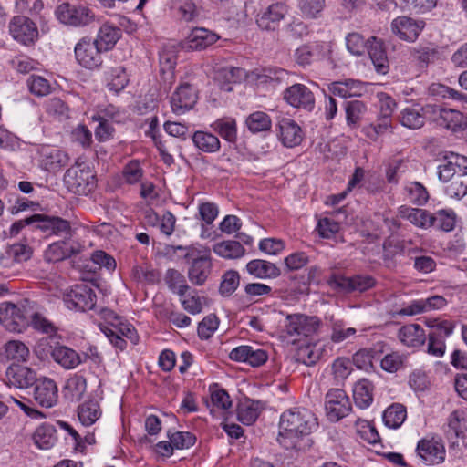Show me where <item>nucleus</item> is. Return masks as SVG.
<instances>
[{"label":"nucleus","mask_w":467,"mask_h":467,"mask_svg":"<svg viewBox=\"0 0 467 467\" xmlns=\"http://www.w3.org/2000/svg\"><path fill=\"white\" fill-rule=\"evenodd\" d=\"M317 425V419L310 410L302 407L286 410L280 416L277 441L286 450H297L303 438Z\"/></svg>","instance_id":"1"},{"label":"nucleus","mask_w":467,"mask_h":467,"mask_svg":"<svg viewBox=\"0 0 467 467\" xmlns=\"http://www.w3.org/2000/svg\"><path fill=\"white\" fill-rule=\"evenodd\" d=\"M168 250H180L183 252V258L189 265L188 278L197 286L203 285L210 276L213 269L211 249L200 244L189 246H170Z\"/></svg>","instance_id":"2"},{"label":"nucleus","mask_w":467,"mask_h":467,"mask_svg":"<svg viewBox=\"0 0 467 467\" xmlns=\"http://www.w3.org/2000/svg\"><path fill=\"white\" fill-rule=\"evenodd\" d=\"M64 182L70 192L79 195H88L95 189L97 180L88 163L77 161L75 165L67 170Z\"/></svg>","instance_id":"3"},{"label":"nucleus","mask_w":467,"mask_h":467,"mask_svg":"<svg viewBox=\"0 0 467 467\" xmlns=\"http://www.w3.org/2000/svg\"><path fill=\"white\" fill-rule=\"evenodd\" d=\"M28 301L14 304L8 301L0 304V324L11 332L21 333L29 327L30 310Z\"/></svg>","instance_id":"4"},{"label":"nucleus","mask_w":467,"mask_h":467,"mask_svg":"<svg viewBox=\"0 0 467 467\" xmlns=\"http://www.w3.org/2000/svg\"><path fill=\"white\" fill-rule=\"evenodd\" d=\"M62 299L67 309L86 313L95 309L98 297L90 285L81 283L66 289Z\"/></svg>","instance_id":"5"},{"label":"nucleus","mask_w":467,"mask_h":467,"mask_svg":"<svg viewBox=\"0 0 467 467\" xmlns=\"http://www.w3.org/2000/svg\"><path fill=\"white\" fill-rule=\"evenodd\" d=\"M32 255L31 248L25 244L16 243L5 246L0 252V265L2 275L10 277L19 272L21 265L29 260Z\"/></svg>","instance_id":"6"},{"label":"nucleus","mask_w":467,"mask_h":467,"mask_svg":"<svg viewBox=\"0 0 467 467\" xmlns=\"http://www.w3.org/2000/svg\"><path fill=\"white\" fill-rule=\"evenodd\" d=\"M320 326L321 320L317 316L292 314L285 318V330L294 341H300L317 334Z\"/></svg>","instance_id":"7"},{"label":"nucleus","mask_w":467,"mask_h":467,"mask_svg":"<svg viewBox=\"0 0 467 467\" xmlns=\"http://www.w3.org/2000/svg\"><path fill=\"white\" fill-rule=\"evenodd\" d=\"M283 99L287 105L297 110L309 113L316 108V98L313 91L301 83L287 87L283 91Z\"/></svg>","instance_id":"8"},{"label":"nucleus","mask_w":467,"mask_h":467,"mask_svg":"<svg viewBox=\"0 0 467 467\" xmlns=\"http://www.w3.org/2000/svg\"><path fill=\"white\" fill-rule=\"evenodd\" d=\"M99 45L88 37H83L75 46L74 53L77 62L87 69H96L102 64L101 52Z\"/></svg>","instance_id":"9"},{"label":"nucleus","mask_w":467,"mask_h":467,"mask_svg":"<svg viewBox=\"0 0 467 467\" xmlns=\"http://www.w3.org/2000/svg\"><path fill=\"white\" fill-rule=\"evenodd\" d=\"M416 452L427 465H436L445 461V446L439 437H425L420 440L417 443Z\"/></svg>","instance_id":"10"},{"label":"nucleus","mask_w":467,"mask_h":467,"mask_svg":"<svg viewBox=\"0 0 467 467\" xmlns=\"http://www.w3.org/2000/svg\"><path fill=\"white\" fill-rule=\"evenodd\" d=\"M83 248L82 243L70 235L49 244L45 251L44 256L46 261L57 263L80 254Z\"/></svg>","instance_id":"11"},{"label":"nucleus","mask_w":467,"mask_h":467,"mask_svg":"<svg viewBox=\"0 0 467 467\" xmlns=\"http://www.w3.org/2000/svg\"><path fill=\"white\" fill-rule=\"evenodd\" d=\"M57 18L65 25L81 26L88 25L93 18L90 9L84 5H73L62 3L56 9Z\"/></svg>","instance_id":"12"},{"label":"nucleus","mask_w":467,"mask_h":467,"mask_svg":"<svg viewBox=\"0 0 467 467\" xmlns=\"http://www.w3.org/2000/svg\"><path fill=\"white\" fill-rule=\"evenodd\" d=\"M325 409L330 420L338 421L348 414L351 403L344 390L332 389L326 395Z\"/></svg>","instance_id":"13"},{"label":"nucleus","mask_w":467,"mask_h":467,"mask_svg":"<svg viewBox=\"0 0 467 467\" xmlns=\"http://www.w3.org/2000/svg\"><path fill=\"white\" fill-rule=\"evenodd\" d=\"M198 100L195 88L188 83L180 85L172 93L170 103L173 113L184 114L191 110Z\"/></svg>","instance_id":"14"},{"label":"nucleus","mask_w":467,"mask_h":467,"mask_svg":"<svg viewBox=\"0 0 467 467\" xmlns=\"http://www.w3.org/2000/svg\"><path fill=\"white\" fill-rule=\"evenodd\" d=\"M9 32L15 40L24 45L34 43L38 36L36 25L24 16L13 17L9 24Z\"/></svg>","instance_id":"15"},{"label":"nucleus","mask_w":467,"mask_h":467,"mask_svg":"<svg viewBox=\"0 0 467 467\" xmlns=\"http://www.w3.org/2000/svg\"><path fill=\"white\" fill-rule=\"evenodd\" d=\"M36 379V372L26 366L10 365L5 371L4 381L8 387L26 389L32 387Z\"/></svg>","instance_id":"16"},{"label":"nucleus","mask_w":467,"mask_h":467,"mask_svg":"<svg viewBox=\"0 0 467 467\" xmlns=\"http://www.w3.org/2000/svg\"><path fill=\"white\" fill-rule=\"evenodd\" d=\"M34 399L44 408H52L58 400V389L54 379L43 377L34 383Z\"/></svg>","instance_id":"17"},{"label":"nucleus","mask_w":467,"mask_h":467,"mask_svg":"<svg viewBox=\"0 0 467 467\" xmlns=\"http://www.w3.org/2000/svg\"><path fill=\"white\" fill-rule=\"evenodd\" d=\"M426 110L430 114V120L438 126L452 130L461 127L462 114L458 110L432 104H427Z\"/></svg>","instance_id":"18"},{"label":"nucleus","mask_w":467,"mask_h":467,"mask_svg":"<svg viewBox=\"0 0 467 467\" xmlns=\"http://www.w3.org/2000/svg\"><path fill=\"white\" fill-rule=\"evenodd\" d=\"M328 285L334 288H339L347 292L366 291L375 285V280L370 275H355L347 277L339 275H332L328 281Z\"/></svg>","instance_id":"19"},{"label":"nucleus","mask_w":467,"mask_h":467,"mask_svg":"<svg viewBox=\"0 0 467 467\" xmlns=\"http://www.w3.org/2000/svg\"><path fill=\"white\" fill-rule=\"evenodd\" d=\"M220 39L213 31L204 27H194L183 41V47L192 51L207 49Z\"/></svg>","instance_id":"20"},{"label":"nucleus","mask_w":467,"mask_h":467,"mask_svg":"<svg viewBox=\"0 0 467 467\" xmlns=\"http://www.w3.org/2000/svg\"><path fill=\"white\" fill-rule=\"evenodd\" d=\"M229 358L236 362H244L252 367H260L267 361L268 354L265 349L242 345L233 348Z\"/></svg>","instance_id":"21"},{"label":"nucleus","mask_w":467,"mask_h":467,"mask_svg":"<svg viewBox=\"0 0 467 467\" xmlns=\"http://www.w3.org/2000/svg\"><path fill=\"white\" fill-rule=\"evenodd\" d=\"M424 27L422 21H417L408 16H399L391 23L392 32L405 41H415Z\"/></svg>","instance_id":"22"},{"label":"nucleus","mask_w":467,"mask_h":467,"mask_svg":"<svg viewBox=\"0 0 467 467\" xmlns=\"http://www.w3.org/2000/svg\"><path fill=\"white\" fill-rule=\"evenodd\" d=\"M38 152L40 165L47 171L56 172L68 162L67 154L57 148L46 145L42 146Z\"/></svg>","instance_id":"23"},{"label":"nucleus","mask_w":467,"mask_h":467,"mask_svg":"<svg viewBox=\"0 0 467 467\" xmlns=\"http://www.w3.org/2000/svg\"><path fill=\"white\" fill-rule=\"evenodd\" d=\"M447 305V300L441 296H432L425 299L412 300L403 306L399 314L402 316H415L421 313L439 310Z\"/></svg>","instance_id":"24"},{"label":"nucleus","mask_w":467,"mask_h":467,"mask_svg":"<svg viewBox=\"0 0 467 467\" xmlns=\"http://www.w3.org/2000/svg\"><path fill=\"white\" fill-rule=\"evenodd\" d=\"M278 137L285 147L294 148L302 142L304 132L294 119L285 118L279 122Z\"/></svg>","instance_id":"25"},{"label":"nucleus","mask_w":467,"mask_h":467,"mask_svg":"<svg viewBox=\"0 0 467 467\" xmlns=\"http://www.w3.org/2000/svg\"><path fill=\"white\" fill-rule=\"evenodd\" d=\"M287 13V6L284 3H274L256 18L258 26L263 30H275Z\"/></svg>","instance_id":"26"},{"label":"nucleus","mask_w":467,"mask_h":467,"mask_svg":"<svg viewBox=\"0 0 467 467\" xmlns=\"http://www.w3.org/2000/svg\"><path fill=\"white\" fill-rule=\"evenodd\" d=\"M39 218L36 219L37 228L48 234L61 236L72 235V228L67 220L57 216H48L36 213Z\"/></svg>","instance_id":"27"},{"label":"nucleus","mask_w":467,"mask_h":467,"mask_svg":"<svg viewBox=\"0 0 467 467\" xmlns=\"http://www.w3.org/2000/svg\"><path fill=\"white\" fill-rule=\"evenodd\" d=\"M326 55L324 45L314 42L297 47L295 51V60L300 67H306L314 62L324 59Z\"/></svg>","instance_id":"28"},{"label":"nucleus","mask_w":467,"mask_h":467,"mask_svg":"<svg viewBox=\"0 0 467 467\" xmlns=\"http://www.w3.org/2000/svg\"><path fill=\"white\" fill-rule=\"evenodd\" d=\"M426 119H430V114L427 113L426 105L413 104L402 109L400 113V124L412 130L421 128Z\"/></svg>","instance_id":"29"},{"label":"nucleus","mask_w":467,"mask_h":467,"mask_svg":"<svg viewBox=\"0 0 467 467\" xmlns=\"http://www.w3.org/2000/svg\"><path fill=\"white\" fill-rule=\"evenodd\" d=\"M398 214L400 218L409 221L417 228L423 230L431 228V212L429 210L401 205L398 208Z\"/></svg>","instance_id":"30"},{"label":"nucleus","mask_w":467,"mask_h":467,"mask_svg":"<svg viewBox=\"0 0 467 467\" xmlns=\"http://www.w3.org/2000/svg\"><path fill=\"white\" fill-rule=\"evenodd\" d=\"M50 355L65 369H74L85 361L76 350L64 345L55 346Z\"/></svg>","instance_id":"31"},{"label":"nucleus","mask_w":467,"mask_h":467,"mask_svg":"<svg viewBox=\"0 0 467 467\" xmlns=\"http://www.w3.org/2000/svg\"><path fill=\"white\" fill-rule=\"evenodd\" d=\"M263 410L261 401L244 398L238 402L237 419L244 425L250 426L256 421Z\"/></svg>","instance_id":"32"},{"label":"nucleus","mask_w":467,"mask_h":467,"mask_svg":"<svg viewBox=\"0 0 467 467\" xmlns=\"http://www.w3.org/2000/svg\"><path fill=\"white\" fill-rule=\"evenodd\" d=\"M400 342L408 348H419L426 342V333L419 324H407L398 332Z\"/></svg>","instance_id":"33"},{"label":"nucleus","mask_w":467,"mask_h":467,"mask_svg":"<svg viewBox=\"0 0 467 467\" xmlns=\"http://www.w3.org/2000/svg\"><path fill=\"white\" fill-rule=\"evenodd\" d=\"M368 46L367 50L374 65L375 70L379 74L386 75L389 72V64L382 43L374 36L368 39Z\"/></svg>","instance_id":"34"},{"label":"nucleus","mask_w":467,"mask_h":467,"mask_svg":"<svg viewBox=\"0 0 467 467\" xmlns=\"http://www.w3.org/2000/svg\"><path fill=\"white\" fill-rule=\"evenodd\" d=\"M363 90V83L359 80L351 78L341 81H335L328 85V91L331 93V95L343 99L359 97L362 95Z\"/></svg>","instance_id":"35"},{"label":"nucleus","mask_w":467,"mask_h":467,"mask_svg":"<svg viewBox=\"0 0 467 467\" xmlns=\"http://www.w3.org/2000/svg\"><path fill=\"white\" fill-rule=\"evenodd\" d=\"M34 444L40 450H49L57 441V429L48 422L40 424L32 436Z\"/></svg>","instance_id":"36"},{"label":"nucleus","mask_w":467,"mask_h":467,"mask_svg":"<svg viewBox=\"0 0 467 467\" xmlns=\"http://www.w3.org/2000/svg\"><path fill=\"white\" fill-rule=\"evenodd\" d=\"M246 270L249 275L259 279H274L281 275L280 269L274 263L262 259L249 261Z\"/></svg>","instance_id":"37"},{"label":"nucleus","mask_w":467,"mask_h":467,"mask_svg":"<svg viewBox=\"0 0 467 467\" xmlns=\"http://www.w3.org/2000/svg\"><path fill=\"white\" fill-rule=\"evenodd\" d=\"M209 391L210 400L207 401V407L212 414L224 413L231 409L232 399L225 389L214 385L210 387Z\"/></svg>","instance_id":"38"},{"label":"nucleus","mask_w":467,"mask_h":467,"mask_svg":"<svg viewBox=\"0 0 467 467\" xmlns=\"http://www.w3.org/2000/svg\"><path fill=\"white\" fill-rule=\"evenodd\" d=\"M457 215L451 208L440 209L431 215V228L437 231L450 233L456 226Z\"/></svg>","instance_id":"39"},{"label":"nucleus","mask_w":467,"mask_h":467,"mask_svg":"<svg viewBox=\"0 0 467 467\" xmlns=\"http://www.w3.org/2000/svg\"><path fill=\"white\" fill-rule=\"evenodd\" d=\"M121 29L109 23H104L98 33L97 38L94 40L103 51H108L116 45L121 37Z\"/></svg>","instance_id":"40"},{"label":"nucleus","mask_w":467,"mask_h":467,"mask_svg":"<svg viewBox=\"0 0 467 467\" xmlns=\"http://www.w3.org/2000/svg\"><path fill=\"white\" fill-rule=\"evenodd\" d=\"M374 385L368 379L357 381L353 388V398L356 405L360 409L368 408L373 402Z\"/></svg>","instance_id":"41"},{"label":"nucleus","mask_w":467,"mask_h":467,"mask_svg":"<svg viewBox=\"0 0 467 467\" xmlns=\"http://www.w3.org/2000/svg\"><path fill=\"white\" fill-rule=\"evenodd\" d=\"M102 411L99 403L95 399H89L78 407V418L83 426L93 425L100 417Z\"/></svg>","instance_id":"42"},{"label":"nucleus","mask_w":467,"mask_h":467,"mask_svg":"<svg viewBox=\"0 0 467 467\" xmlns=\"http://www.w3.org/2000/svg\"><path fill=\"white\" fill-rule=\"evenodd\" d=\"M194 146L205 153H214L220 150L221 142L213 133L203 130H197L192 136Z\"/></svg>","instance_id":"43"},{"label":"nucleus","mask_w":467,"mask_h":467,"mask_svg":"<svg viewBox=\"0 0 467 467\" xmlns=\"http://www.w3.org/2000/svg\"><path fill=\"white\" fill-rule=\"evenodd\" d=\"M407 419V409L401 403H392L383 412L382 420L389 429H399Z\"/></svg>","instance_id":"44"},{"label":"nucleus","mask_w":467,"mask_h":467,"mask_svg":"<svg viewBox=\"0 0 467 467\" xmlns=\"http://www.w3.org/2000/svg\"><path fill=\"white\" fill-rule=\"evenodd\" d=\"M213 251L218 256L224 259H238L244 255L245 249L240 242L227 240L216 243L213 246Z\"/></svg>","instance_id":"45"},{"label":"nucleus","mask_w":467,"mask_h":467,"mask_svg":"<svg viewBox=\"0 0 467 467\" xmlns=\"http://www.w3.org/2000/svg\"><path fill=\"white\" fill-rule=\"evenodd\" d=\"M213 131L217 132L223 140L235 142L237 139V123L234 118L223 117L211 124Z\"/></svg>","instance_id":"46"},{"label":"nucleus","mask_w":467,"mask_h":467,"mask_svg":"<svg viewBox=\"0 0 467 467\" xmlns=\"http://www.w3.org/2000/svg\"><path fill=\"white\" fill-rule=\"evenodd\" d=\"M107 87L110 91L118 93L125 88L129 83L128 75L123 67H115L105 72Z\"/></svg>","instance_id":"47"},{"label":"nucleus","mask_w":467,"mask_h":467,"mask_svg":"<svg viewBox=\"0 0 467 467\" xmlns=\"http://www.w3.org/2000/svg\"><path fill=\"white\" fill-rule=\"evenodd\" d=\"M242 73L243 70L239 67H223L217 71L215 79L221 89L224 91H232L233 84L241 79Z\"/></svg>","instance_id":"48"},{"label":"nucleus","mask_w":467,"mask_h":467,"mask_svg":"<svg viewBox=\"0 0 467 467\" xmlns=\"http://www.w3.org/2000/svg\"><path fill=\"white\" fill-rule=\"evenodd\" d=\"M245 126L252 133L268 131L272 127V119L265 112L254 111L247 116Z\"/></svg>","instance_id":"49"},{"label":"nucleus","mask_w":467,"mask_h":467,"mask_svg":"<svg viewBox=\"0 0 467 467\" xmlns=\"http://www.w3.org/2000/svg\"><path fill=\"white\" fill-rule=\"evenodd\" d=\"M404 190L408 200L414 205L423 206L430 199L429 192L425 186L419 182H409Z\"/></svg>","instance_id":"50"},{"label":"nucleus","mask_w":467,"mask_h":467,"mask_svg":"<svg viewBox=\"0 0 467 467\" xmlns=\"http://www.w3.org/2000/svg\"><path fill=\"white\" fill-rule=\"evenodd\" d=\"M4 355L8 360L24 362L29 357V349L21 341L10 340L5 344Z\"/></svg>","instance_id":"51"},{"label":"nucleus","mask_w":467,"mask_h":467,"mask_svg":"<svg viewBox=\"0 0 467 467\" xmlns=\"http://www.w3.org/2000/svg\"><path fill=\"white\" fill-rule=\"evenodd\" d=\"M87 389V380L79 374L72 375L66 382L65 391L71 400H78L82 398Z\"/></svg>","instance_id":"52"},{"label":"nucleus","mask_w":467,"mask_h":467,"mask_svg":"<svg viewBox=\"0 0 467 467\" xmlns=\"http://www.w3.org/2000/svg\"><path fill=\"white\" fill-rule=\"evenodd\" d=\"M344 109L348 126L357 127L367 110V106L361 100H350L345 102Z\"/></svg>","instance_id":"53"},{"label":"nucleus","mask_w":467,"mask_h":467,"mask_svg":"<svg viewBox=\"0 0 467 467\" xmlns=\"http://www.w3.org/2000/svg\"><path fill=\"white\" fill-rule=\"evenodd\" d=\"M165 281L169 288L179 296H183L190 289L184 275L176 269H169L166 272Z\"/></svg>","instance_id":"54"},{"label":"nucleus","mask_w":467,"mask_h":467,"mask_svg":"<svg viewBox=\"0 0 467 467\" xmlns=\"http://www.w3.org/2000/svg\"><path fill=\"white\" fill-rule=\"evenodd\" d=\"M391 129V119L381 116L378 119L376 123L366 126L363 129V132L368 139L376 141L379 137L390 132Z\"/></svg>","instance_id":"55"},{"label":"nucleus","mask_w":467,"mask_h":467,"mask_svg":"<svg viewBox=\"0 0 467 467\" xmlns=\"http://www.w3.org/2000/svg\"><path fill=\"white\" fill-rule=\"evenodd\" d=\"M329 327L331 329L330 339L333 343H341L348 337L354 336L357 330L354 327H345V322L342 319L330 318Z\"/></svg>","instance_id":"56"},{"label":"nucleus","mask_w":467,"mask_h":467,"mask_svg":"<svg viewBox=\"0 0 467 467\" xmlns=\"http://www.w3.org/2000/svg\"><path fill=\"white\" fill-rule=\"evenodd\" d=\"M448 426L456 437L467 431V408L453 410L448 418Z\"/></svg>","instance_id":"57"},{"label":"nucleus","mask_w":467,"mask_h":467,"mask_svg":"<svg viewBox=\"0 0 467 467\" xmlns=\"http://www.w3.org/2000/svg\"><path fill=\"white\" fill-rule=\"evenodd\" d=\"M144 171L138 160H131L127 162L121 171L123 181L128 184H136L143 177Z\"/></svg>","instance_id":"58"},{"label":"nucleus","mask_w":467,"mask_h":467,"mask_svg":"<svg viewBox=\"0 0 467 467\" xmlns=\"http://www.w3.org/2000/svg\"><path fill=\"white\" fill-rule=\"evenodd\" d=\"M356 425L357 434L361 440L373 445L379 441L380 437L378 431L368 421L358 420Z\"/></svg>","instance_id":"59"},{"label":"nucleus","mask_w":467,"mask_h":467,"mask_svg":"<svg viewBox=\"0 0 467 467\" xmlns=\"http://www.w3.org/2000/svg\"><path fill=\"white\" fill-rule=\"evenodd\" d=\"M240 283V275L237 271L229 270L225 272L222 277L219 291L222 296H231L238 287Z\"/></svg>","instance_id":"60"},{"label":"nucleus","mask_w":467,"mask_h":467,"mask_svg":"<svg viewBox=\"0 0 467 467\" xmlns=\"http://www.w3.org/2000/svg\"><path fill=\"white\" fill-rule=\"evenodd\" d=\"M219 326V319L216 315L206 316L198 325L197 333L201 339H209L213 337Z\"/></svg>","instance_id":"61"},{"label":"nucleus","mask_w":467,"mask_h":467,"mask_svg":"<svg viewBox=\"0 0 467 467\" xmlns=\"http://www.w3.org/2000/svg\"><path fill=\"white\" fill-rule=\"evenodd\" d=\"M168 437L172 443L174 450H184L193 446L196 441V437L190 431H175L168 433Z\"/></svg>","instance_id":"62"},{"label":"nucleus","mask_w":467,"mask_h":467,"mask_svg":"<svg viewBox=\"0 0 467 467\" xmlns=\"http://www.w3.org/2000/svg\"><path fill=\"white\" fill-rule=\"evenodd\" d=\"M339 229V223L328 217L320 218L316 226L318 235L324 239L333 238Z\"/></svg>","instance_id":"63"},{"label":"nucleus","mask_w":467,"mask_h":467,"mask_svg":"<svg viewBox=\"0 0 467 467\" xmlns=\"http://www.w3.org/2000/svg\"><path fill=\"white\" fill-rule=\"evenodd\" d=\"M309 263V256L306 252L296 251L284 258V265L288 272L298 271Z\"/></svg>","instance_id":"64"}]
</instances>
